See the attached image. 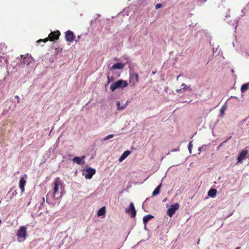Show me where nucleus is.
Returning a JSON list of instances; mask_svg holds the SVG:
<instances>
[{
    "mask_svg": "<svg viewBox=\"0 0 249 249\" xmlns=\"http://www.w3.org/2000/svg\"><path fill=\"white\" fill-rule=\"evenodd\" d=\"M249 89V83L243 84L241 88V91L243 93Z\"/></svg>",
    "mask_w": 249,
    "mask_h": 249,
    "instance_id": "18",
    "label": "nucleus"
},
{
    "mask_svg": "<svg viewBox=\"0 0 249 249\" xmlns=\"http://www.w3.org/2000/svg\"><path fill=\"white\" fill-rule=\"evenodd\" d=\"M221 111H223V110H222V109H221Z\"/></svg>",
    "mask_w": 249,
    "mask_h": 249,
    "instance_id": "35",
    "label": "nucleus"
},
{
    "mask_svg": "<svg viewBox=\"0 0 249 249\" xmlns=\"http://www.w3.org/2000/svg\"><path fill=\"white\" fill-rule=\"evenodd\" d=\"M135 78L136 82L137 83L139 82V75L137 73H133V74H131L130 76V81L132 80L133 78Z\"/></svg>",
    "mask_w": 249,
    "mask_h": 249,
    "instance_id": "20",
    "label": "nucleus"
},
{
    "mask_svg": "<svg viewBox=\"0 0 249 249\" xmlns=\"http://www.w3.org/2000/svg\"><path fill=\"white\" fill-rule=\"evenodd\" d=\"M49 40L50 41V39L48 37H46V38H44V39H39V40L37 41V43H39V42H43L46 43V42H47Z\"/></svg>",
    "mask_w": 249,
    "mask_h": 249,
    "instance_id": "22",
    "label": "nucleus"
},
{
    "mask_svg": "<svg viewBox=\"0 0 249 249\" xmlns=\"http://www.w3.org/2000/svg\"><path fill=\"white\" fill-rule=\"evenodd\" d=\"M199 241H200V240H198L197 244H199Z\"/></svg>",
    "mask_w": 249,
    "mask_h": 249,
    "instance_id": "33",
    "label": "nucleus"
},
{
    "mask_svg": "<svg viewBox=\"0 0 249 249\" xmlns=\"http://www.w3.org/2000/svg\"><path fill=\"white\" fill-rule=\"evenodd\" d=\"M199 241H200V240H198L197 244H199Z\"/></svg>",
    "mask_w": 249,
    "mask_h": 249,
    "instance_id": "34",
    "label": "nucleus"
},
{
    "mask_svg": "<svg viewBox=\"0 0 249 249\" xmlns=\"http://www.w3.org/2000/svg\"><path fill=\"white\" fill-rule=\"evenodd\" d=\"M162 184L160 183L159 185H158L153 192L152 196H156L160 194V190Z\"/></svg>",
    "mask_w": 249,
    "mask_h": 249,
    "instance_id": "15",
    "label": "nucleus"
},
{
    "mask_svg": "<svg viewBox=\"0 0 249 249\" xmlns=\"http://www.w3.org/2000/svg\"><path fill=\"white\" fill-rule=\"evenodd\" d=\"M53 184V192L52 193L49 192L47 196H51L53 198L57 199L58 196H56V195L59 194V188H60V189L63 188V182L60 178L57 177L54 179Z\"/></svg>",
    "mask_w": 249,
    "mask_h": 249,
    "instance_id": "1",
    "label": "nucleus"
},
{
    "mask_svg": "<svg viewBox=\"0 0 249 249\" xmlns=\"http://www.w3.org/2000/svg\"><path fill=\"white\" fill-rule=\"evenodd\" d=\"M106 210L105 207H103L101 208H100L97 213L98 216H102L105 214Z\"/></svg>",
    "mask_w": 249,
    "mask_h": 249,
    "instance_id": "19",
    "label": "nucleus"
},
{
    "mask_svg": "<svg viewBox=\"0 0 249 249\" xmlns=\"http://www.w3.org/2000/svg\"><path fill=\"white\" fill-rule=\"evenodd\" d=\"M26 183V180L24 178L22 177L20 178L19 183V187L21 190V192H23L24 189V186Z\"/></svg>",
    "mask_w": 249,
    "mask_h": 249,
    "instance_id": "13",
    "label": "nucleus"
},
{
    "mask_svg": "<svg viewBox=\"0 0 249 249\" xmlns=\"http://www.w3.org/2000/svg\"><path fill=\"white\" fill-rule=\"evenodd\" d=\"M107 81L108 83H110L111 81H113L114 80V78L113 76L110 77L109 75H107Z\"/></svg>",
    "mask_w": 249,
    "mask_h": 249,
    "instance_id": "24",
    "label": "nucleus"
},
{
    "mask_svg": "<svg viewBox=\"0 0 249 249\" xmlns=\"http://www.w3.org/2000/svg\"><path fill=\"white\" fill-rule=\"evenodd\" d=\"M179 205L178 203H175L174 205H172L167 211V214L172 217L175 213V212L179 209Z\"/></svg>",
    "mask_w": 249,
    "mask_h": 249,
    "instance_id": "5",
    "label": "nucleus"
},
{
    "mask_svg": "<svg viewBox=\"0 0 249 249\" xmlns=\"http://www.w3.org/2000/svg\"><path fill=\"white\" fill-rule=\"evenodd\" d=\"M128 86L126 81L122 79L112 83L110 87V89L113 91L117 89H123Z\"/></svg>",
    "mask_w": 249,
    "mask_h": 249,
    "instance_id": "2",
    "label": "nucleus"
},
{
    "mask_svg": "<svg viewBox=\"0 0 249 249\" xmlns=\"http://www.w3.org/2000/svg\"><path fill=\"white\" fill-rule=\"evenodd\" d=\"M154 216L150 214H148L145 216H144L143 217V223L146 225V224L148 222L149 220L153 218Z\"/></svg>",
    "mask_w": 249,
    "mask_h": 249,
    "instance_id": "17",
    "label": "nucleus"
},
{
    "mask_svg": "<svg viewBox=\"0 0 249 249\" xmlns=\"http://www.w3.org/2000/svg\"><path fill=\"white\" fill-rule=\"evenodd\" d=\"M236 249H239V247L236 248Z\"/></svg>",
    "mask_w": 249,
    "mask_h": 249,
    "instance_id": "36",
    "label": "nucleus"
},
{
    "mask_svg": "<svg viewBox=\"0 0 249 249\" xmlns=\"http://www.w3.org/2000/svg\"><path fill=\"white\" fill-rule=\"evenodd\" d=\"M182 89H177V90H176V92H177V93H179V92H181V91Z\"/></svg>",
    "mask_w": 249,
    "mask_h": 249,
    "instance_id": "28",
    "label": "nucleus"
},
{
    "mask_svg": "<svg viewBox=\"0 0 249 249\" xmlns=\"http://www.w3.org/2000/svg\"><path fill=\"white\" fill-rule=\"evenodd\" d=\"M248 154V151L246 150H242L240 153L239 154V155L237 158V162L239 163H241L243 159L246 157L247 155Z\"/></svg>",
    "mask_w": 249,
    "mask_h": 249,
    "instance_id": "9",
    "label": "nucleus"
},
{
    "mask_svg": "<svg viewBox=\"0 0 249 249\" xmlns=\"http://www.w3.org/2000/svg\"><path fill=\"white\" fill-rule=\"evenodd\" d=\"M130 154V151L128 150L125 151L121 156L119 158L118 160L119 162H122Z\"/></svg>",
    "mask_w": 249,
    "mask_h": 249,
    "instance_id": "14",
    "label": "nucleus"
},
{
    "mask_svg": "<svg viewBox=\"0 0 249 249\" xmlns=\"http://www.w3.org/2000/svg\"><path fill=\"white\" fill-rule=\"evenodd\" d=\"M125 212L127 214H131V217L134 218L136 215V211L135 210L134 204L131 202L129 207L125 210Z\"/></svg>",
    "mask_w": 249,
    "mask_h": 249,
    "instance_id": "4",
    "label": "nucleus"
},
{
    "mask_svg": "<svg viewBox=\"0 0 249 249\" xmlns=\"http://www.w3.org/2000/svg\"><path fill=\"white\" fill-rule=\"evenodd\" d=\"M161 6H162V5H161V4L158 3V4H157L156 5V6H155V8H156V9H159V8H160L161 7Z\"/></svg>",
    "mask_w": 249,
    "mask_h": 249,
    "instance_id": "25",
    "label": "nucleus"
},
{
    "mask_svg": "<svg viewBox=\"0 0 249 249\" xmlns=\"http://www.w3.org/2000/svg\"><path fill=\"white\" fill-rule=\"evenodd\" d=\"M181 86L182 87V88H181V89H185V88H186V85L185 84H184V83H183V84L181 85Z\"/></svg>",
    "mask_w": 249,
    "mask_h": 249,
    "instance_id": "27",
    "label": "nucleus"
},
{
    "mask_svg": "<svg viewBox=\"0 0 249 249\" xmlns=\"http://www.w3.org/2000/svg\"><path fill=\"white\" fill-rule=\"evenodd\" d=\"M180 76V75H178V76H177V80H178V77H179Z\"/></svg>",
    "mask_w": 249,
    "mask_h": 249,
    "instance_id": "30",
    "label": "nucleus"
},
{
    "mask_svg": "<svg viewBox=\"0 0 249 249\" xmlns=\"http://www.w3.org/2000/svg\"><path fill=\"white\" fill-rule=\"evenodd\" d=\"M15 98L17 99V103H19L20 102V98L18 97V95H16L15 96Z\"/></svg>",
    "mask_w": 249,
    "mask_h": 249,
    "instance_id": "26",
    "label": "nucleus"
},
{
    "mask_svg": "<svg viewBox=\"0 0 249 249\" xmlns=\"http://www.w3.org/2000/svg\"><path fill=\"white\" fill-rule=\"evenodd\" d=\"M217 193V190L215 189H211L208 192V196L210 197H214Z\"/></svg>",
    "mask_w": 249,
    "mask_h": 249,
    "instance_id": "16",
    "label": "nucleus"
},
{
    "mask_svg": "<svg viewBox=\"0 0 249 249\" xmlns=\"http://www.w3.org/2000/svg\"><path fill=\"white\" fill-rule=\"evenodd\" d=\"M114 136V135L113 134H110L109 135H107V136H106V137H105L104 139H103V140L104 141H107L109 139H111L112 138H113Z\"/></svg>",
    "mask_w": 249,
    "mask_h": 249,
    "instance_id": "23",
    "label": "nucleus"
},
{
    "mask_svg": "<svg viewBox=\"0 0 249 249\" xmlns=\"http://www.w3.org/2000/svg\"><path fill=\"white\" fill-rule=\"evenodd\" d=\"M27 235L26 228L24 226H22L18 231L17 235L18 236V240L19 242L23 241L25 240Z\"/></svg>",
    "mask_w": 249,
    "mask_h": 249,
    "instance_id": "3",
    "label": "nucleus"
},
{
    "mask_svg": "<svg viewBox=\"0 0 249 249\" xmlns=\"http://www.w3.org/2000/svg\"><path fill=\"white\" fill-rule=\"evenodd\" d=\"M31 62V55H29V54H27L26 56L24 57L21 63L26 64L27 66H29Z\"/></svg>",
    "mask_w": 249,
    "mask_h": 249,
    "instance_id": "12",
    "label": "nucleus"
},
{
    "mask_svg": "<svg viewBox=\"0 0 249 249\" xmlns=\"http://www.w3.org/2000/svg\"><path fill=\"white\" fill-rule=\"evenodd\" d=\"M199 241H200V240H198L197 244H199Z\"/></svg>",
    "mask_w": 249,
    "mask_h": 249,
    "instance_id": "32",
    "label": "nucleus"
},
{
    "mask_svg": "<svg viewBox=\"0 0 249 249\" xmlns=\"http://www.w3.org/2000/svg\"><path fill=\"white\" fill-rule=\"evenodd\" d=\"M85 156H83L82 157H76L72 159V161L74 163H76L78 164L83 165L84 164V161L83 160L85 159Z\"/></svg>",
    "mask_w": 249,
    "mask_h": 249,
    "instance_id": "10",
    "label": "nucleus"
},
{
    "mask_svg": "<svg viewBox=\"0 0 249 249\" xmlns=\"http://www.w3.org/2000/svg\"><path fill=\"white\" fill-rule=\"evenodd\" d=\"M125 66L124 64H123L122 63H117L116 64H114L110 68V70H122L124 69V67Z\"/></svg>",
    "mask_w": 249,
    "mask_h": 249,
    "instance_id": "11",
    "label": "nucleus"
},
{
    "mask_svg": "<svg viewBox=\"0 0 249 249\" xmlns=\"http://www.w3.org/2000/svg\"><path fill=\"white\" fill-rule=\"evenodd\" d=\"M65 39L67 41L72 42L75 40V36L72 31L68 30L65 33Z\"/></svg>",
    "mask_w": 249,
    "mask_h": 249,
    "instance_id": "7",
    "label": "nucleus"
},
{
    "mask_svg": "<svg viewBox=\"0 0 249 249\" xmlns=\"http://www.w3.org/2000/svg\"><path fill=\"white\" fill-rule=\"evenodd\" d=\"M85 171L87 173V174L85 175V178L87 179H91L96 173L95 170L91 168H87Z\"/></svg>",
    "mask_w": 249,
    "mask_h": 249,
    "instance_id": "8",
    "label": "nucleus"
},
{
    "mask_svg": "<svg viewBox=\"0 0 249 249\" xmlns=\"http://www.w3.org/2000/svg\"><path fill=\"white\" fill-rule=\"evenodd\" d=\"M60 35V32L57 30L54 32H51L49 35L48 37L50 39V41H53L54 40L58 39Z\"/></svg>",
    "mask_w": 249,
    "mask_h": 249,
    "instance_id": "6",
    "label": "nucleus"
},
{
    "mask_svg": "<svg viewBox=\"0 0 249 249\" xmlns=\"http://www.w3.org/2000/svg\"><path fill=\"white\" fill-rule=\"evenodd\" d=\"M117 109L118 110H122L123 109H124L125 108V107L126 106H121V104H120V102L119 101H117Z\"/></svg>",
    "mask_w": 249,
    "mask_h": 249,
    "instance_id": "21",
    "label": "nucleus"
},
{
    "mask_svg": "<svg viewBox=\"0 0 249 249\" xmlns=\"http://www.w3.org/2000/svg\"><path fill=\"white\" fill-rule=\"evenodd\" d=\"M191 142L189 144V149L190 150H191Z\"/></svg>",
    "mask_w": 249,
    "mask_h": 249,
    "instance_id": "29",
    "label": "nucleus"
},
{
    "mask_svg": "<svg viewBox=\"0 0 249 249\" xmlns=\"http://www.w3.org/2000/svg\"><path fill=\"white\" fill-rule=\"evenodd\" d=\"M2 57L0 56V62L1 61Z\"/></svg>",
    "mask_w": 249,
    "mask_h": 249,
    "instance_id": "31",
    "label": "nucleus"
}]
</instances>
